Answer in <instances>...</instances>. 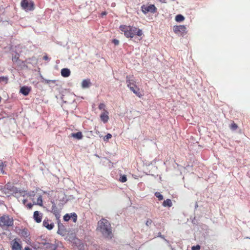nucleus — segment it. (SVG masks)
Wrapping results in <instances>:
<instances>
[{"label": "nucleus", "instance_id": "17", "mask_svg": "<svg viewBox=\"0 0 250 250\" xmlns=\"http://www.w3.org/2000/svg\"><path fill=\"white\" fill-rule=\"evenodd\" d=\"M31 90L30 87L24 86L21 88L20 92L21 94H29Z\"/></svg>", "mask_w": 250, "mask_h": 250}, {"label": "nucleus", "instance_id": "20", "mask_svg": "<svg viewBox=\"0 0 250 250\" xmlns=\"http://www.w3.org/2000/svg\"><path fill=\"white\" fill-rule=\"evenodd\" d=\"M71 136L73 137V138L77 139L78 140H81L83 137L82 133L80 131L78 132L77 133H72Z\"/></svg>", "mask_w": 250, "mask_h": 250}, {"label": "nucleus", "instance_id": "29", "mask_svg": "<svg viewBox=\"0 0 250 250\" xmlns=\"http://www.w3.org/2000/svg\"><path fill=\"white\" fill-rule=\"evenodd\" d=\"M120 181L122 183H125L127 181V178L126 175H123L120 177Z\"/></svg>", "mask_w": 250, "mask_h": 250}, {"label": "nucleus", "instance_id": "22", "mask_svg": "<svg viewBox=\"0 0 250 250\" xmlns=\"http://www.w3.org/2000/svg\"><path fill=\"white\" fill-rule=\"evenodd\" d=\"M8 82V77L7 76L0 77V83L4 84H7Z\"/></svg>", "mask_w": 250, "mask_h": 250}, {"label": "nucleus", "instance_id": "14", "mask_svg": "<svg viewBox=\"0 0 250 250\" xmlns=\"http://www.w3.org/2000/svg\"><path fill=\"white\" fill-rule=\"evenodd\" d=\"M33 218L37 223H41L42 218V214L38 211L34 212Z\"/></svg>", "mask_w": 250, "mask_h": 250}, {"label": "nucleus", "instance_id": "31", "mask_svg": "<svg viewBox=\"0 0 250 250\" xmlns=\"http://www.w3.org/2000/svg\"><path fill=\"white\" fill-rule=\"evenodd\" d=\"M70 218H71V216H70V215L69 214H66L63 216V219L65 221H69L70 219Z\"/></svg>", "mask_w": 250, "mask_h": 250}, {"label": "nucleus", "instance_id": "26", "mask_svg": "<svg viewBox=\"0 0 250 250\" xmlns=\"http://www.w3.org/2000/svg\"><path fill=\"white\" fill-rule=\"evenodd\" d=\"M70 216H71V218H72L73 222L74 223H76L77 220V215L76 213H75L74 212L71 213Z\"/></svg>", "mask_w": 250, "mask_h": 250}, {"label": "nucleus", "instance_id": "41", "mask_svg": "<svg viewBox=\"0 0 250 250\" xmlns=\"http://www.w3.org/2000/svg\"><path fill=\"white\" fill-rule=\"evenodd\" d=\"M192 250H193V249H192Z\"/></svg>", "mask_w": 250, "mask_h": 250}, {"label": "nucleus", "instance_id": "37", "mask_svg": "<svg viewBox=\"0 0 250 250\" xmlns=\"http://www.w3.org/2000/svg\"><path fill=\"white\" fill-rule=\"evenodd\" d=\"M27 202V200L26 199H23L22 200V203L24 204V205H25V206H26L27 205L26 204Z\"/></svg>", "mask_w": 250, "mask_h": 250}, {"label": "nucleus", "instance_id": "23", "mask_svg": "<svg viewBox=\"0 0 250 250\" xmlns=\"http://www.w3.org/2000/svg\"><path fill=\"white\" fill-rule=\"evenodd\" d=\"M46 248L50 250H55L57 248V246L54 244L47 243L46 244Z\"/></svg>", "mask_w": 250, "mask_h": 250}, {"label": "nucleus", "instance_id": "21", "mask_svg": "<svg viewBox=\"0 0 250 250\" xmlns=\"http://www.w3.org/2000/svg\"><path fill=\"white\" fill-rule=\"evenodd\" d=\"M163 206L165 207H170L172 206V202L170 199H167L163 203Z\"/></svg>", "mask_w": 250, "mask_h": 250}, {"label": "nucleus", "instance_id": "18", "mask_svg": "<svg viewBox=\"0 0 250 250\" xmlns=\"http://www.w3.org/2000/svg\"><path fill=\"white\" fill-rule=\"evenodd\" d=\"M61 75L63 77H68L70 75V71L68 68H63L61 70Z\"/></svg>", "mask_w": 250, "mask_h": 250}, {"label": "nucleus", "instance_id": "24", "mask_svg": "<svg viewBox=\"0 0 250 250\" xmlns=\"http://www.w3.org/2000/svg\"><path fill=\"white\" fill-rule=\"evenodd\" d=\"M175 20L177 22H181L184 21L185 17L183 15L179 14L175 17Z\"/></svg>", "mask_w": 250, "mask_h": 250}, {"label": "nucleus", "instance_id": "15", "mask_svg": "<svg viewBox=\"0 0 250 250\" xmlns=\"http://www.w3.org/2000/svg\"><path fill=\"white\" fill-rule=\"evenodd\" d=\"M109 113L106 110H104L100 115V119L104 123H106L109 120Z\"/></svg>", "mask_w": 250, "mask_h": 250}, {"label": "nucleus", "instance_id": "9", "mask_svg": "<svg viewBox=\"0 0 250 250\" xmlns=\"http://www.w3.org/2000/svg\"><path fill=\"white\" fill-rule=\"evenodd\" d=\"M141 9L144 14H146L148 12L155 13L156 10L155 6L153 4L143 5Z\"/></svg>", "mask_w": 250, "mask_h": 250}, {"label": "nucleus", "instance_id": "34", "mask_svg": "<svg viewBox=\"0 0 250 250\" xmlns=\"http://www.w3.org/2000/svg\"><path fill=\"white\" fill-rule=\"evenodd\" d=\"M112 42L116 45H118L119 43V41L117 39H114L112 41Z\"/></svg>", "mask_w": 250, "mask_h": 250}, {"label": "nucleus", "instance_id": "32", "mask_svg": "<svg viewBox=\"0 0 250 250\" xmlns=\"http://www.w3.org/2000/svg\"><path fill=\"white\" fill-rule=\"evenodd\" d=\"M105 105L104 103H101L99 105V109L100 110L103 109L104 111V110H105Z\"/></svg>", "mask_w": 250, "mask_h": 250}, {"label": "nucleus", "instance_id": "25", "mask_svg": "<svg viewBox=\"0 0 250 250\" xmlns=\"http://www.w3.org/2000/svg\"><path fill=\"white\" fill-rule=\"evenodd\" d=\"M155 196L158 198L159 201L163 200V196L159 192H156L155 193Z\"/></svg>", "mask_w": 250, "mask_h": 250}, {"label": "nucleus", "instance_id": "10", "mask_svg": "<svg viewBox=\"0 0 250 250\" xmlns=\"http://www.w3.org/2000/svg\"><path fill=\"white\" fill-rule=\"evenodd\" d=\"M186 27L184 25H177L173 27V30L176 34L183 36L186 33Z\"/></svg>", "mask_w": 250, "mask_h": 250}, {"label": "nucleus", "instance_id": "16", "mask_svg": "<svg viewBox=\"0 0 250 250\" xmlns=\"http://www.w3.org/2000/svg\"><path fill=\"white\" fill-rule=\"evenodd\" d=\"M12 60L14 63H17L18 65L23 63V62L20 60V55L18 53H16L14 56L12 57Z\"/></svg>", "mask_w": 250, "mask_h": 250}, {"label": "nucleus", "instance_id": "3", "mask_svg": "<svg viewBox=\"0 0 250 250\" xmlns=\"http://www.w3.org/2000/svg\"><path fill=\"white\" fill-rule=\"evenodd\" d=\"M28 196L33 202V204L31 203L27 204L26 207L28 209H31L33 205H38L40 206H42V196L41 194H36L34 191H31L29 193Z\"/></svg>", "mask_w": 250, "mask_h": 250}, {"label": "nucleus", "instance_id": "19", "mask_svg": "<svg viewBox=\"0 0 250 250\" xmlns=\"http://www.w3.org/2000/svg\"><path fill=\"white\" fill-rule=\"evenodd\" d=\"M91 83L90 80L85 79L83 80L82 83V86L83 88H87L90 85Z\"/></svg>", "mask_w": 250, "mask_h": 250}, {"label": "nucleus", "instance_id": "35", "mask_svg": "<svg viewBox=\"0 0 250 250\" xmlns=\"http://www.w3.org/2000/svg\"><path fill=\"white\" fill-rule=\"evenodd\" d=\"M200 246L199 245H197L196 246H194L192 248V249L193 250H195V249H196V250H200Z\"/></svg>", "mask_w": 250, "mask_h": 250}, {"label": "nucleus", "instance_id": "11", "mask_svg": "<svg viewBox=\"0 0 250 250\" xmlns=\"http://www.w3.org/2000/svg\"><path fill=\"white\" fill-rule=\"evenodd\" d=\"M0 190L3 194L7 195L13 191V186L11 184L8 183L4 186H1Z\"/></svg>", "mask_w": 250, "mask_h": 250}, {"label": "nucleus", "instance_id": "5", "mask_svg": "<svg viewBox=\"0 0 250 250\" xmlns=\"http://www.w3.org/2000/svg\"><path fill=\"white\" fill-rule=\"evenodd\" d=\"M126 82L127 87L134 94H137L139 89L136 84V82L133 79V76H127L126 77Z\"/></svg>", "mask_w": 250, "mask_h": 250}, {"label": "nucleus", "instance_id": "38", "mask_svg": "<svg viewBox=\"0 0 250 250\" xmlns=\"http://www.w3.org/2000/svg\"><path fill=\"white\" fill-rule=\"evenodd\" d=\"M24 250H32V249L28 247H26L24 248Z\"/></svg>", "mask_w": 250, "mask_h": 250}, {"label": "nucleus", "instance_id": "2", "mask_svg": "<svg viewBox=\"0 0 250 250\" xmlns=\"http://www.w3.org/2000/svg\"><path fill=\"white\" fill-rule=\"evenodd\" d=\"M119 28L122 32H124L125 36L128 38H132L135 35L141 36L143 35L142 30L136 27L123 25H121Z\"/></svg>", "mask_w": 250, "mask_h": 250}, {"label": "nucleus", "instance_id": "39", "mask_svg": "<svg viewBox=\"0 0 250 250\" xmlns=\"http://www.w3.org/2000/svg\"><path fill=\"white\" fill-rule=\"evenodd\" d=\"M107 14V13L106 12H103L101 13L102 16L106 15Z\"/></svg>", "mask_w": 250, "mask_h": 250}, {"label": "nucleus", "instance_id": "30", "mask_svg": "<svg viewBox=\"0 0 250 250\" xmlns=\"http://www.w3.org/2000/svg\"><path fill=\"white\" fill-rule=\"evenodd\" d=\"M112 137V135L110 133H108L106 135H105L104 138V141L108 142V140Z\"/></svg>", "mask_w": 250, "mask_h": 250}, {"label": "nucleus", "instance_id": "13", "mask_svg": "<svg viewBox=\"0 0 250 250\" xmlns=\"http://www.w3.org/2000/svg\"><path fill=\"white\" fill-rule=\"evenodd\" d=\"M53 205L51 208V212L55 215V217L57 219H58L60 217V211L59 209L57 207L56 204L53 202Z\"/></svg>", "mask_w": 250, "mask_h": 250}, {"label": "nucleus", "instance_id": "12", "mask_svg": "<svg viewBox=\"0 0 250 250\" xmlns=\"http://www.w3.org/2000/svg\"><path fill=\"white\" fill-rule=\"evenodd\" d=\"M43 226L48 229L51 230L54 228V224L51 220L45 218L43 221Z\"/></svg>", "mask_w": 250, "mask_h": 250}, {"label": "nucleus", "instance_id": "8", "mask_svg": "<svg viewBox=\"0 0 250 250\" xmlns=\"http://www.w3.org/2000/svg\"><path fill=\"white\" fill-rule=\"evenodd\" d=\"M11 250H23L20 239H14L11 242Z\"/></svg>", "mask_w": 250, "mask_h": 250}, {"label": "nucleus", "instance_id": "28", "mask_svg": "<svg viewBox=\"0 0 250 250\" xmlns=\"http://www.w3.org/2000/svg\"><path fill=\"white\" fill-rule=\"evenodd\" d=\"M238 128V125L233 122L230 125V128L232 130H235Z\"/></svg>", "mask_w": 250, "mask_h": 250}, {"label": "nucleus", "instance_id": "4", "mask_svg": "<svg viewBox=\"0 0 250 250\" xmlns=\"http://www.w3.org/2000/svg\"><path fill=\"white\" fill-rule=\"evenodd\" d=\"M14 220L8 215H3L0 217V227L6 229L9 227L13 226Z\"/></svg>", "mask_w": 250, "mask_h": 250}, {"label": "nucleus", "instance_id": "33", "mask_svg": "<svg viewBox=\"0 0 250 250\" xmlns=\"http://www.w3.org/2000/svg\"><path fill=\"white\" fill-rule=\"evenodd\" d=\"M152 223V221L151 219H148L146 220V225L147 226H149L151 225Z\"/></svg>", "mask_w": 250, "mask_h": 250}, {"label": "nucleus", "instance_id": "6", "mask_svg": "<svg viewBox=\"0 0 250 250\" xmlns=\"http://www.w3.org/2000/svg\"><path fill=\"white\" fill-rule=\"evenodd\" d=\"M22 8L26 11H33L35 9V4L31 0H22L21 2Z\"/></svg>", "mask_w": 250, "mask_h": 250}, {"label": "nucleus", "instance_id": "27", "mask_svg": "<svg viewBox=\"0 0 250 250\" xmlns=\"http://www.w3.org/2000/svg\"><path fill=\"white\" fill-rule=\"evenodd\" d=\"M5 165H4V163L0 160V171L1 173H4L3 168L5 167Z\"/></svg>", "mask_w": 250, "mask_h": 250}, {"label": "nucleus", "instance_id": "40", "mask_svg": "<svg viewBox=\"0 0 250 250\" xmlns=\"http://www.w3.org/2000/svg\"><path fill=\"white\" fill-rule=\"evenodd\" d=\"M141 95H139V97H140H140H141Z\"/></svg>", "mask_w": 250, "mask_h": 250}, {"label": "nucleus", "instance_id": "36", "mask_svg": "<svg viewBox=\"0 0 250 250\" xmlns=\"http://www.w3.org/2000/svg\"><path fill=\"white\" fill-rule=\"evenodd\" d=\"M48 59H49V58H48V57H47V56H46V55H45V56H44L43 57V59L44 60H45V61H47V60H48Z\"/></svg>", "mask_w": 250, "mask_h": 250}, {"label": "nucleus", "instance_id": "7", "mask_svg": "<svg viewBox=\"0 0 250 250\" xmlns=\"http://www.w3.org/2000/svg\"><path fill=\"white\" fill-rule=\"evenodd\" d=\"M17 233L22 238L23 240L28 242L30 240V234L28 229L24 228L22 229H19L17 230Z\"/></svg>", "mask_w": 250, "mask_h": 250}, {"label": "nucleus", "instance_id": "1", "mask_svg": "<svg viewBox=\"0 0 250 250\" xmlns=\"http://www.w3.org/2000/svg\"><path fill=\"white\" fill-rule=\"evenodd\" d=\"M96 230L105 239H111L113 237L111 224L106 219L102 218L98 221Z\"/></svg>", "mask_w": 250, "mask_h": 250}]
</instances>
